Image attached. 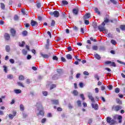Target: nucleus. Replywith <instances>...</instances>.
I'll use <instances>...</instances> for the list:
<instances>
[{
  "label": "nucleus",
  "instance_id": "nucleus-1",
  "mask_svg": "<svg viewBox=\"0 0 125 125\" xmlns=\"http://www.w3.org/2000/svg\"><path fill=\"white\" fill-rule=\"evenodd\" d=\"M36 106L37 107L38 111H40L39 113H37V116H44V112L43 111V107H42V105L40 103H37L36 104Z\"/></svg>",
  "mask_w": 125,
  "mask_h": 125
},
{
  "label": "nucleus",
  "instance_id": "nucleus-2",
  "mask_svg": "<svg viewBox=\"0 0 125 125\" xmlns=\"http://www.w3.org/2000/svg\"><path fill=\"white\" fill-rule=\"evenodd\" d=\"M122 109V106L121 105H113L112 106V111H116L118 112V111L121 110Z\"/></svg>",
  "mask_w": 125,
  "mask_h": 125
},
{
  "label": "nucleus",
  "instance_id": "nucleus-3",
  "mask_svg": "<svg viewBox=\"0 0 125 125\" xmlns=\"http://www.w3.org/2000/svg\"><path fill=\"white\" fill-rule=\"evenodd\" d=\"M49 14L52 16L54 15V17H59V12L58 11H55L53 12H51L49 13Z\"/></svg>",
  "mask_w": 125,
  "mask_h": 125
},
{
  "label": "nucleus",
  "instance_id": "nucleus-4",
  "mask_svg": "<svg viewBox=\"0 0 125 125\" xmlns=\"http://www.w3.org/2000/svg\"><path fill=\"white\" fill-rule=\"evenodd\" d=\"M104 65H110L113 67H116V63L115 62H111V61H106L104 62Z\"/></svg>",
  "mask_w": 125,
  "mask_h": 125
},
{
  "label": "nucleus",
  "instance_id": "nucleus-5",
  "mask_svg": "<svg viewBox=\"0 0 125 125\" xmlns=\"http://www.w3.org/2000/svg\"><path fill=\"white\" fill-rule=\"evenodd\" d=\"M31 25L32 27H35L36 26H38L39 23L36 21L32 20L31 21Z\"/></svg>",
  "mask_w": 125,
  "mask_h": 125
},
{
  "label": "nucleus",
  "instance_id": "nucleus-6",
  "mask_svg": "<svg viewBox=\"0 0 125 125\" xmlns=\"http://www.w3.org/2000/svg\"><path fill=\"white\" fill-rule=\"evenodd\" d=\"M88 97L89 99H90L91 102H95V101L94 100V98L92 97V94L90 93H88Z\"/></svg>",
  "mask_w": 125,
  "mask_h": 125
},
{
  "label": "nucleus",
  "instance_id": "nucleus-7",
  "mask_svg": "<svg viewBox=\"0 0 125 125\" xmlns=\"http://www.w3.org/2000/svg\"><path fill=\"white\" fill-rule=\"evenodd\" d=\"M10 32L12 37H15L16 35V30L13 28H12L11 29Z\"/></svg>",
  "mask_w": 125,
  "mask_h": 125
},
{
  "label": "nucleus",
  "instance_id": "nucleus-8",
  "mask_svg": "<svg viewBox=\"0 0 125 125\" xmlns=\"http://www.w3.org/2000/svg\"><path fill=\"white\" fill-rule=\"evenodd\" d=\"M4 38L6 41H9L10 40V35L8 33H5Z\"/></svg>",
  "mask_w": 125,
  "mask_h": 125
},
{
  "label": "nucleus",
  "instance_id": "nucleus-9",
  "mask_svg": "<svg viewBox=\"0 0 125 125\" xmlns=\"http://www.w3.org/2000/svg\"><path fill=\"white\" fill-rule=\"evenodd\" d=\"M98 29L100 32H103L105 30V27L102 25H99L98 26Z\"/></svg>",
  "mask_w": 125,
  "mask_h": 125
},
{
  "label": "nucleus",
  "instance_id": "nucleus-10",
  "mask_svg": "<svg viewBox=\"0 0 125 125\" xmlns=\"http://www.w3.org/2000/svg\"><path fill=\"white\" fill-rule=\"evenodd\" d=\"M73 13L74 15H78L79 13V9H73Z\"/></svg>",
  "mask_w": 125,
  "mask_h": 125
},
{
  "label": "nucleus",
  "instance_id": "nucleus-11",
  "mask_svg": "<svg viewBox=\"0 0 125 125\" xmlns=\"http://www.w3.org/2000/svg\"><path fill=\"white\" fill-rule=\"evenodd\" d=\"M92 107L95 110H98V104H92Z\"/></svg>",
  "mask_w": 125,
  "mask_h": 125
},
{
  "label": "nucleus",
  "instance_id": "nucleus-12",
  "mask_svg": "<svg viewBox=\"0 0 125 125\" xmlns=\"http://www.w3.org/2000/svg\"><path fill=\"white\" fill-rule=\"evenodd\" d=\"M89 17H90V14L89 13H87L86 14H85L84 16H83V19L85 20V19H88V18H89Z\"/></svg>",
  "mask_w": 125,
  "mask_h": 125
},
{
  "label": "nucleus",
  "instance_id": "nucleus-13",
  "mask_svg": "<svg viewBox=\"0 0 125 125\" xmlns=\"http://www.w3.org/2000/svg\"><path fill=\"white\" fill-rule=\"evenodd\" d=\"M14 91L15 93H16L17 94H19V93H21L22 92V91L21 89H15Z\"/></svg>",
  "mask_w": 125,
  "mask_h": 125
},
{
  "label": "nucleus",
  "instance_id": "nucleus-14",
  "mask_svg": "<svg viewBox=\"0 0 125 125\" xmlns=\"http://www.w3.org/2000/svg\"><path fill=\"white\" fill-rule=\"evenodd\" d=\"M20 110L21 111V112H23L24 110H25V107L24 106V105L23 104H21L20 106Z\"/></svg>",
  "mask_w": 125,
  "mask_h": 125
},
{
  "label": "nucleus",
  "instance_id": "nucleus-15",
  "mask_svg": "<svg viewBox=\"0 0 125 125\" xmlns=\"http://www.w3.org/2000/svg\"><path fill=\"white\" fill-rule=\"evenodd\" d=\"M104 22L105 23H108L109 22V16L106 15V17L104 18Z\"/></svg>",
  "mask_w": 125,
  "mask_h": 125
},
{
  "label": "nucleus",
  "instance_id": "nucleus-16",
  "mask_svg": "<svg viewBox=\"0 0 125 125\" xmlns=\"http://www.w3.org/2000/svg\"><path fill=\"white\" fill-rule=\"evenodd\" d=\"M59 78V75L57 74L54 75L52 77V80H58Z\"/></svg>",
  "mask_w": 125,
  "mask_h": 125
},
{
  "label": "nucleus",
  "instance_id": "nucleus-17",
  "mask_svg": "<svg viewBox=\"0 0 125 125\" xmlns=\"http://www.w3.org/2000/svg\"><path fill=\"white\" fill-rule=\"evenodd\" d=\"M117 119L119 120V124H121L122 123V120H123V116L119 115Z\"/></svg>",
  "mask_w": 125,
  "mask_h": 125
},
{
  "label": "nucleus",
  "instance_id": "nucleus-18",
  "mask_svg": "<svg viewBox=\"0 0 125 125\" xmlns=\"http://www.w3.org/2000/svg\"><path fill=\"white\" fill-rule=\"evenodd\" d=\"M52 102L53 104H55V105H57V104H59V102H58V100H54L52 101Z\"/></svg>",
  "mask_w": 125,
  "mask_h": 125
},
{
  "label": "nucleus",
  "instance_id": "nucleus-19",
  "mask_svg": "<svg viewBox=\"0 0 125 125\" xmlns=\"http://www.w3.org/2000/svg\"><path fill=\"white\" fill-rule=\"evenodd\" d=\"M116 103L119 105H122V101H121L119 98L116 99Z\"/></svg>",
  "mask_w": 125,
  "mask_h": 125
},
{
  "label": "nucleus",
  "instance_id": "nucleus-20",
  "mask_svg": "<svg viewBox=\"0 0 125 125\" xmlns=\"http://www.w3.org/2000/svg\"><path fill=\"white\" fill-rule=\"evenodd\" d=\"M120 28L122 31H125V25H121L120 26Z\"/></svg>",
  "mask_w": 125,
  "mask_h": 125
},
{
  "label": "nucleus",
  "instance_id": "nucleus-21",
  "mask_svg": "<svg viewBox=\"0 0 125 125\" xmlns=\"http://www.w3.org/2000/svg\"><path fill=\"white\" fill-rule=\"evenodd\" d=\"M111 120H112V118H111L110 117H107L106 118V122H107V123H108V124H109L110 123H111Z\"/></svg>",
  "mask_w": 125,
  "mask_h": 125
},
{
  "label": "nucleus",
  "instance_id": "nucleus-22",
  "mask_svg": "<svg viewBox=\"0 0 125 125\" xmlns=\"http://www.w3.org/2000/svg\"><path fill=\"white\" fill-rule=\"evenodd\" d=\"M95 57L96 58V59H98V60H100V59H101V57H100V56L98 54H95Z\"/></svg>",
  "mask_w": 125,
  "mask_h": 125
},
{
  "label": "nucleus",
  "instance_id": "nucleus-23",
  "mask_svg": "<svg viewBox=\"0 0 125 125\" xmlns=\"http://www.w3.org/2000/svg\"><path fill=\"white\" fill-rule=\"evenodd\" d=\"M5 50L7 52H9L10 51V47L8 45H6L5 47Z\"/></svg>",
  "mask_w": 125,
  "mask_h": 125
},
{
  "label": "nucleus",
  "instance_id": "nucleus-24",
  "mask_svg": "<svg viewBox=\"0 0 125 125\" xmlns=\"http://www.w3.org/2000/svg\"><path fill=\"white\" fill-rule=\"evenodd\" d=\"M110 1L111 3H113V4H117L118 3V2L116 0H110Z\"/></svg>",
  "mask_w": 125,
  "mask_h": 125
},
{
  "label": "nucleus",
  "instance_id": "nucleus-25",
  "mask_svg": "<svg viewBox=\"0 0 125 125\" xmlns=\"http://www.w3.org/2000/svg\"><path fill=\"white\" fill-rule=\"evenodd\" d=\"M41 55L42 57H43V58H48L49 57V56L47 54H41Z\"/></svg>",
  "mask_w": 125,
  "mask_h": 125
},
{
  "label": "nucleus",
  "instance_id": "nucleus-26",
  "mask_svg": "<svg viewBox=\"0 0 125 125\" xmlns=\"http://www.w3.org/2000/svg\"><path fill=\"white\" fill-rule=\"evenodd\" d=\"M62 3L63 4V5H67V4H68V1L66 0H62Z\"/></svg>",
  "mask_w": 125,
  "mask_h": 125
},
{
  "label": "nucleus",
  "instance_id": "nucleus-27",
  "mask_svg": "<svg viewBox=\"0 0 125 125\" xmlns=\"http://www.w3.org/2000/svg\"><path fill=\"white\" fill-rule=\"evenodd\" d=\"M19 79L20 81H24L25 80V78L23 75L20 76Z\"/></svg>",
  "mask_w": 125,
  "mask_h": 125
},
{
  "label": "nucleus",
  "instance_id": "nucleus-28",
  "mask_svg": "<svg viewBox=\"0 0 125 125\" xmlns=\"http://www.w3.org/2000/svg\"><path fill=\"white\" fill-rule=\"evenodd\" d=\"M66 57L67 58V59H72V58H73V57H72V55H71V54H67L66 56Z\"/></svg>",
  "mask_w": 125,
  "mask_h": 125
},
{
  "label": "nucleus",
  "instance_id": "nucleus-29",
  "mask_svg": "<svg viewBox=\"0 0 125 125\" xmlns=\"http://www.w3.org/2000/svg\"><path fill=\"white\" fill-rule=\"evenodd\" d=\"M94 10L95 12L97 13V14H98L99 15H100V12L99 11V10L98 9V8H95Z\"/></svg>",
  "mask_w": 125,
  "mask_h": 125
},
{
  "label": "nucleus",
  "instance_id": "nucleus-30",
  "mask_svg": "<svg viewBox=\"0 0 125 125\" xmlns=\"http://www.w3.org/2000/svg\"><path fill=\"white\" fill-rule=\"evenodd\" d=\"M19 45H20V46L23 47V46H24V45H25V42H20Z\"/></svg>",
  "mask_w": 125,
  "mask_h": 125
},
{
  "label": "nucleus",
  "instance_id": "nucleus-31",
  "mask_svg": "<svg viewBox=\"0 0 125 125\" xmlns=\"http://www.w3.org/2000/svg\"><path fill=\"white\" fill-rule=\"evenodd\" d=\"M111 43H112V44H113L114 45H116L117 44V42H116V41L114 40H112L111 41Z\"/></svg>",
  "mask_w": 125,
  "mask_h": 125
},
{
  "label": "nucleus",
  "instance_id": "nucleus-32",
  "mask_svg": "<svg viewBox=\"0 0 125 125\" xmlns=\"http://www.w3.org/2000/svg\"><path fill=\"white\" fill-rule=\"evenodd\" d=\"M73 93L74 94V95H75V96H77V95H78L79 94V92H78V91L74 90L73 92Z\"/></svg>",
  "mask_w": 125,
  "mask_h": 125
},
{
  "label": "nucleus",
  "instance_id": "nucleus-33",
  "mask_svg": "<svg viewBox=\"0 0 125 125\" xmlns=\"http://www.w3.org/2000/svg\"><path fill=\"white\" fill-rule=\"evenodd\" d=\"M18 84L20 86H21V87H25V86H24L23 83H21V82H18Z\"/></svg>",
  "mask_w": 125,
  "mask_h": 125
},
{
  "label": "nucleus",
  "instance_id": "nucleus-34",
  "mask_svg": "<svg viewBox=\"0 0 125 125\" xmlns=\"http://www.w3.org/2000/svg\"><path fill=\"white\" fill-rule=\"evenodd\" d=\"M13 78V75L11 74H9L7 76V79H9V80H12Z\"/></svg>",
  "mask_w": 125,
  "mask_h": 125
},
{
  "label": "nucleus",
  "instance_id": "nucleus-35",
  "mask_svg": "<svg viewBox=\"0 0 125 125\" xmlns=\"http://www.w3.org/2000/svg\"><path fill=\"white\" fill-rule=\"evenodd\" d=\"M55 87H56V85L53 84H52L51 86H50V89H53V88H55Z\"/></svg>",
  "mask_w": 125,
  "mask_h": 125
},
{
  "label": "nucleus",
  "instance_id": "nucleus-36",
  "mask_svg": "<svg viewBox=\"0 0 125 125\" xmlns=\"http://www.w3.org/2000/svg\"><path fill=\"white\" fill-rule=\"evenodd\" d=\"M92 49L93 50H97L98 49V47L96 45H94L92 47Z\"/></svg>",
  "mask_w": 125,
  "mask_h": 125
},
{
  "label": "nucleus",
  "instance_id": "nucleus-37",
  "mask_svg": "<svg viewBox=\"0 0 125 125\" xmlns=\"http://www.w3.org/2000/svg\"><path fill=\"white\" fill-rule=\"evenodd\" d=\"M27 34H28V32H27V31H24L22 32V35L24 37L27 36Z\"/></svg>",
  "mask_w": 125,
  "mask_h": 125
},
{
  "label": "nucleus",
  "instance_id": "nucleus-38",
  "mask_svg": "<svg viewBox=\"0 0 125 125\" xmlns=\"http://www.w3.org/2000/svg\"><path fill=\"white\" fill-rule=\"evenodd\" d=\"M115 123L116 121H115L114 120H111L109 124L112 125H115Z\"/></svg>",
  "mask_w": 125,
  "mask_h": 125
},
{
  "label": "nucleus",
  "instance_id": "nucleus-39",
  "mask_svg": "<svg viewBox=\"0 0 125 125\" xmlns=\"http://www.w3.org/2000/svg\"><path fill=\"white\" fill-rule=\"evenodd\" d=\"M1 8L2 9H5V5H4V4L3 3H1Z\"/></svg>",
  "mask_w": 125,
  "mask_h": 125
},
{
  "label": "nucleus",
  "instance_id": "nucleus-40",
  "mask_svg": "<svg viewBox=\"0 0 125 125\" xmlns=\"http://www.w3.org/2000/svg\"><path fill=\"white\" fill-rule=\"evenodd\" d=\"M3 68H4V71L5 73H7V67L6 66L4 65L3 66Z\"/></svg>",
  "mask_w": 125,
  "mask_h": 125
},
{
  "label": "nucleus",
  "instance_id": "nucleus-41",
  "mask_svg": "<svg viewBox=\"0 0 125 125\" xmlns=\"http://www.w3.org/2000/svg\"><path fill=\"white\" fill-rule=\"evenodd\" d=\"M54 25H55V21L53 20H52V22L51 23V26L53 27Z\"/></svg>",
  "mask_w": 125,
  "mask_h": 125
},
{
  "label": "nucleus",
  "instance_id": "nucleus-42",
  "mask_svg": "<svg viewBox=\"0 0 125 125\" xmlns=\"http://www.w3.org/2000/svg\"><path fill=\"white\" fill-rule=\"evenodd\" d=\"M22 53H23V54H24V55H27V52L26 50L22 49Z\"/></svg>",
  "mask_w": 125,
  "mask_h": 125
},
{
  "label": "nucleus",
  "instance_id": "nucleus-43",
  "mask_svg": "<svg viewBox=\"0 0 125 125\" xmlns=\"http://www.w3.org/2000/svg\"><path fill=\"white\" fill-rule=\"evenodd\" d=\"M9 118L10 119H11V120H12V119H13V118H14V116H13V114H9Z\"/></svg>",
  "mask_w": 125,
  "mask_h": 125
},
{
  "label": "nucleus",
  "instance_id": "nucleus-44",
  "mask_svg": "<svg viewBox=\"0 0 125 125\" xmlns=\"http://www.w3.org/2000/svg\"><path fill=\"white\" fill-rule=\"evenodd\" d=\"M77 104L78 105L79 107H81L82 105V102H81V101H77Z\"/></svg>",
  "mask_w": 125,
  "mask_h": 125
},
{
  "label": "nucleus",
  "instance_id": "nucleus-45",
  "mask_svg": "<svg viewBox=\"0 0 125 125\" xmlns=\"http://www.w3.org/2000/svg\"><path fill=\"white\" fill-rule=\"evenodd\" d=\"M116 93H119L120 92V88H116L115 90Z\"/></svg>",
  "mask_w": 125,
  "mask_h": 125
},
{
  "label": "nucleus",
  "instance_id": "nucleus-46",
  "mask_svg": "<svg viewBox=\"0 0 125 125\" xmlns=\"http://www.w3.org/2000/svg\"><path fill=\"white\" fill-rule=\"evenodd\" d=\"M94 78L95 79H97L98 81H99V76H98V75L97 74L95 75Z\"/></svg>",
  "mask_w": 125,
  "mask_h": 125
},
{
  "label": "nucleus",
  "instance_id": "nucleus-47",
  "mask_svg": "<svg viewBox=\"0 0 125 125\" xmlns=\"http://www.w3.org/2000/svg\"><path fill=\"white\" fill-rule=\"evenodd\" d=\"M90 41H92L94 42H97V41L96 40V39H93V37H91V38H90Z\"/></svg>",
  "mask_w": 125,
  "mask_h": 125
},
{
  "label": "nucleus",
  "instance_id": "nucleus-48",
  "mask_svg": "<svg viewBox=\"0 0 125 125\" xmlns=\"http://www.w3.org/2000/svg\"><path fill=\"white\" fill-rule=\"evenodd\" d=\"M53 60H56V61H57V60H58V58L57 57V56H55L53 57Z\"/></svg>",
  "mask_w": 125,
  "mask_h": 125
},
{
  "label": "nucleus",
  "instance_id": "nucleus-49",
  "mask_svg": "<svg viewBox=\"0 0 125 125\" xmlns=\"http://www.w3.org/2000/svg\"><path fill=\"white\" fill-rule=\"evenodd\" d=\"M80 97L82 99V100H84V99H85V98H84V96L83 94L80 95Z\"/></svg>",
  "mask_w": 125,
  "mask_h": 125
},
{
  "label": "nucleus",
  "instance_id": "nucleus-50",
  "mask_svg": "<svg viewBox=\"0 0 125 125\" xmlns=\"http://www.w3.org/2000/svg\"><path fill=\"white\" fill-rule=\"evenodd\" d=\"M14 20H18L19 19V17H18V16H17V15H15V16H14Z\"/></svg>",
  "mask_w": 125,
  "mask_h": 125
},
{
  "label": "nucleus",
  "instance_id": "nucleus-51",
  "mask_svg": "<svg viewBox=\"0 0 125 125\" xmlns=\"http://www.w3.org/2000/svg\"><path fill=\"white\" fill-rule=\"evenodd\" d=\"M95 93H98V92H99V89L98 88H96L95 89Z\"/></svg>",
  "mask_w": 125,
  "mask_h": 125
},
{
  "label": "nucleus",
  "instance_id": "nucleus-52",
  "mask_svg": "<svg viewBox=\"0 0 125 125\" xmlns=\"http://www.w3.org/2000/svg\"><path fill=\"white\" fill-rule=\"evenodd\" d=\"M45 122H46V118H43L42 120V124H44Z\"/></svg>",
  "mask_w": 125,
  "mask_h": 125
},
{
  "label": "nucleus",
  "instance_id": "nucleus-53",
  "mask_svg": "<svg viewBox=\"0 0 125 125\" xmlns=\"http://www.w3.org/2000/svg\"><path fill=\"white\" fill-rule=\"evenodd\" d=\"M84 23L86 25H88V24H89V21L88 20H85Z\"/></svg>",
  "mask_w": 125,
  "mask_h": 125
},
{
  "label": "nucleus",
  "instance_id": "nucleus-54",
  "mask_svg": "<svg viewBox=\"0 0 125 125\" xmlns=\"http://www.w3.org/2000/svg\"><path fill=\"white\" fill-rule=\"evenodd\" d=\"M61 60L62 62H66V59L63 57H61Z\"/></svg>",
  "mask_w": 125,
  "mask_h": 125
},
{
  "label": "nucleus",
  "instance_id": "nucleus-55",
  "mask_svg": "<svg viewBox=\"0 0 125 125\" xmlns=\"http://www.w3.org/2000/svg\"><path fill=\"white\" fill-rule=\"evenodd\" d=\"M83 74V75H86V76H88V75H89V73H88V72L87 71H84Z\"/></svg>",
  "mask_w": 125,
  "mask_h": 125
},
{
  "label": "nucleus",
  "instance_id": "nucleus-56",
  "mask_svg": "<svg viewBox=\"0 0 125 125\" xmlns=\"http://www.w3.org/2000/svg\"><path fill=\"white\" fill-rule=\"evenodd\" d=\"M42 94H43L44 96H47V92H46V91H43V92H42Z\"/></svg>",
  "mask_w": 125,
  "mask_h": 125
},
{
  "label": "nucleus",
  "instance_id": "nucleus-57",
  "mask_svg": "<svg viewBox=\"0 0 125 125\" xmlns=\"http://www.w3.org/2000/svg\"><path fill=\"white\" fill-rule=\"evenodd\" d=\"M41 3H37V7H38V8H41Z\"/></svg>",
  "mask_w": 125,
  "mask_h": 125
},
{
  "label": "nucleus",
  "instance_id": "nucleus-58",
  "mask_svg": "<svg viewBox=\"0 0 125 125\" xmlns=\"http://www.w3.org/2000/svg\"><path fill=\"white\" fill-rule=\"evenodd\" d=\"M93 27L94 28V29H96V28H97V25L96 23L93 24Z\"/></svg>",
  "mask_w": 125,
  "mask_h": 125
},
{
  "label": "nucleus",
  "instance_id": "nucleus-59",
  "mask_svg": "<svg viewBox=\"0 0 125 125\" xmlns=\"http://www.w3.org/2000/svg\"><path fill=\"white\" fill-rule=\"evenodd\" d=\"M10 63H12V64H14V62H15L14 60L11 59L10 60Z\"/></svg>",
  "mask_w": 125,
  "mask_h": 125
},
{
  "label": "nucleus",
  "instance_id": "nucleus-60",
  "mask_svg": "<svg viewBox=\"0 0 125 125\" xmlns=\"http://www.w3.org/2000/svg\"><path fill=\"white\" fill-rule=\"evenodd\" d=\"M21 12H22L23 15H25L26 14V13H25V9H22Z\"/></svg>",
  "mask_w": 125,
  "mask_h": 125
},
{
  "label": "nucleus",
  "instance_id": "nucleus-61",
  "mask_svg": "<svg viewBox=\"0 0 125 125\" xmlns=\"http://www.w3.org/2000/svg\"><path fill=\"white\" fill-rule=\"evenodd\" d=\"M31 58H32V56H31L30 55H28V56L27 57V59H28V60H29V59H31Z\"/></svg>",
  "mask_w": 125,
  "mask_h": 125
},
{
  "label": "nucleus",
  "instance_id": "nucleus-62",
  "mask_svg": "<svg viewBox=\"0 0 125 125\" xmlns=\"http://www.w3.org/2000/svg\"><path fill=\"white\" fill-rule=\"evenodd\" d=\"M57 111H58L59 112H61V111H62V108H61V107H58L57 108Z\"/></svg>",
  "mask_w": 125,
  "mask_h": 125
},
{
  "label": "nucleus",
  "instance_id": "nucleus-63",
  "mask_svg": "<svg viewBox=\"0 0 125 125\" xmlns=\"http://www.w3.org/2000/svg\"><path fill=\"white\" fill-rule=\"evenodd\" d=\"M100 50H105V47L104 46H102L100 48Z\"/></svg>",
  "mask_w": 125,
  "mask_h": 125
},
{
  "label": "nucleus",
  "instance_id": "nucleus-64",
  "mask_svg": "<svg viewBox=\"0 0 125 125\" xmlns=\"http://www.w3.org/2000/svg\"><path fill=\"white\" fill-rule=\"evenodd\" d=\"M80 76H81V74H80V73L77 74H76V78H77V79H79V78H80Z\"/></svg>",
  "mask_w": 125,
  "mask_h": 125
}]
</instances>
